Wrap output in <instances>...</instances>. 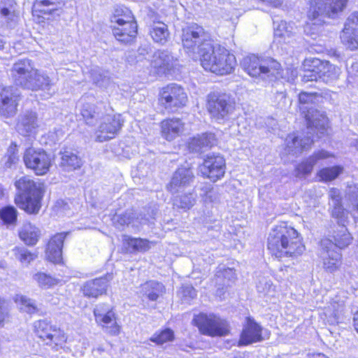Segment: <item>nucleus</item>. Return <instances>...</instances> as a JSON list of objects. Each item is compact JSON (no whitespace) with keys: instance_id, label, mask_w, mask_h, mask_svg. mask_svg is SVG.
<instances>
[{"instance_id":"obj_9","label":"nucleus","mask_w":358,"mask_h":358,"mask_svg":"<svg viewBox=\"0 0 358 358\" xmlns=\"http://www.w3.org/2000/svg\"><path fill=\"white\" fill-rule=\"evenodd\" d=\"M203 28L192 24L182 29V42L186 52L194 60H197L206 43H210Z\"/></svg>"},{"instance_id":"obj_59","label":"nucleus","mask_w":358,"mask_h":358,"mask_svg":"<svg viewBox=\"0 0 358 358\" xmlns=\"http://www.w3.org/2000/svg\"><path fill=\"white\" fill-rule=\"evenodd\" d=\"M215 196V193L213 191V188L211 187H208L206 188L205 194L203 196V199L204 202H213V197Z\"/></svg>"},{"instance_id":"obj_4","label":"nucleus","mask_w":358,"mask_h":358,"mask_svg":"<svg viewBox=\"0 0 358 358\" xmlns=\"http://www.w3.org/2000/svg\"><path fill=\"white\" fill-rule=\"evenodd\" d=\"M244 71L257 81H272L282 77L280 64L273 58L248 55L241 61Z\"/></svg>"},{"instance_id":"obj_30","label":"nucleus","mask_w":358,"mask_h":358,"mask_svg":"<svg viewBox=\"0 0 358 358\" xmlns=\"http://www.w3.org/2000/svg\"><path fill=\"white\" fill-rule=\"evenodd\" d=\"M334 157L333 154L326 150L315 152L307 159L300 163L296 167L297 176H306L310 174L313 166L320 160Z\"/></svg>"},{"instance_id":"obj_42","label":"nucleus","mask_w":358,"mask_h":358,"mask_svg":"<svg viewBox=\"0 0 358 358\" xmlns=\"http://www.w3.org/2000/svg\"><path fill=\"white\" fill-rule=\"evenodd\" d=\"M14 301L19 309L22 312L34 314L38 310L35 301L26 296L17 294L14 298Z\"/></svg>"},{"instance_id":"obj_8","label":"nucleus","mask_w":358,"mask_h":358,"mask_svg":"<svg viewBox=\"0 0 358 358\" xmlns=\"http://www.w3.org/2000/svg\"><path fill=\"white\" fill-rule=\"evenodd\" d=\"M192 324L198 328L201 334L205 336H224L229 332L228 322L213 313H201L194 315Z\"/></svg>"},{"instance_id":"obj_25","label":"nucleus","mask_w":358,"mask_h":358,"mask_svg":"<svg viewBox=\"0 0 358 358\" xmlns=\"http://www.w3.org/2000/svg\"><path fill=\"white\" fill-rule=\"evenodd\" d=\"M66 233H57L49 241L46 249V257L54 264L62 262V246Z\"/></svg>"},{"instance_id":"obj_22","label":"nucleus","mask_w":358,"mask_h":358,"mask_svg":"<svg viewBox=\"0 0 358 358\" xmlns=\"http://www.w3.org/2000/svg\"><path fill=\"white\" fill-rule=\"evenodd\" d=\"M193 179L194 174L189 168L180 167L173 173L167 188L173 194L182 192L190 185Z\"/></svg>"},{"instance_id":"obj_62","label":"nucleus","mask_w":358,"mask_h":358,"mask_svg":"<svg viewBox=\"0 0 358 358\" xmlns=\"http://www.w3.org/2000/svg\"><path fill=\"white\" fill-rule=\"evenodd\" d=\"M348 73L352 77L358 78V62H355L351 65Z\"/></svg>"},{"instance_id":"obj_33","label":"nucleus","mask_w":358,"mask_h":358,"mask_svg":"<svg viewBox=\"0 0 358 358\" xmlns=\"http://www.w3.org/2000/svg\"><path fill=\"white\" fill-rule=\"evenodd\" d=\"M134 28L133 31L128 29L125 23L112 24L113 33L115 38L123 43H129L132 42L137 34V23L132 22Z\"/></svg>"},{"instance_id":"obj_60","label":"nucleus","mask_w":358,"mask_h":358,"mask_svg":"<svg viewBox=\"0 0 358 358\" xmlns=\"http://www.w3.org/2000/svg\"><path fill=\"white\" fill-rule=\"evenodd\" d=\"M19 160L18 155H8L5 165L8 168H10L15 164Z\"/></svg>"},{"instance_id":"obj_43","label":"nucleus","mask_w":358,"mask_h":358,"mask_svg":"<svg viewBox=\"0 0 358 358\" xmlns=\"http://www.w3.org/2000/svg\"><path fill=\"white\" fill-rule=\"evenodd\" d=\"M343 171L341 166H334L332 167H326L320 169L316 174L319 181L331 182L335 180Z\"/></svg>"},{"instance_id":"obj_49","label":"nucleus","mask_w":358,"mask_h":358,"mask_svg":"<svg viewBox=\"0 0 358 358\" xmlns=\"http://www.w3.org/2000/svg\"><path fill=\"white\" fill-rule=\"evenodd\" d=\"M174 339V332L170 329H165L159 332L154 334L150 340L157 345H163L167 342L173 341Z\"/></svg>"},{"instance_id":"obj_24","label":"nucleus","mask_w":358,"mask_h":358,"mask_svg":"<svg viewBox=\"0 0 358 358\" xmlns=\"http://www.w3.org/2000/svg\"><path fill=\"white\" fill-rule=\"evenodd\" d=\"M220 47L213 46L211 42L203 44L198 59L200 60L201 65L206 71L215 73V66L217 64Z\"/></svg>"},{"instance_id":"obj_26","label":"nucleus","mask_w":358,"mask_h":358,"mask_svg":"<svg viewBox=\"0 0 358 358\" xmlns=\"http://www.w3.org/2000/svg\"><path fill=\"white\" fill-rule=\"evenodd\" d=\"M110 280L109 275L88 280L82 286V292L85 296L96 298L106 292Z\"/></svg>"},{"instance_id":"obj_44","label":"nucleus","mask_w":358,"mask_h":358,"mask_svg":"<svg viewBox=\"0 0 358 358\" xmlns=\"http://www.w3.org/2000/svg\"><path fill=\"white\" fill-rule=\"evenodd\" d=\"M33 280L41 289H50L59 283V280L43 272H36L32 276Z\"/></svg>"},{"instance_id":"obj_10","label":"nucleus","mask_w":358,"mask_h":358,"mask_svg":"<svg viewBox=\"0 0 358 358\" xmlns=\"http://www.w3.org/2000/svg\"><path fill=\"white\" fill-rule=\"evenodd\" d=\"M35 334L42 340L46 341L52 349L58 350L64 348L67 336L60 328L45 320H37L34 323Z\"/></svg>"},{"instance_id":"obj_7","label":"nucleus","mask_w":358,"mask_h":358,"mask_svg":"<svg viewBox=\"0 0 358 358\" xmlns=\"http://www.w3.org/2000/svg\"><path fill=\"white\" fill-rule=\"evenodd\" d=\"M348 0H309L308 20L315 24H322L324 18H335L343 12Z\"/></svg>"},{"instance_id":"obj_61","label":"nucleus","mask_w":358,"mask_h":358,"mask_svg":"<svg viewBox=\"0 0 358 358\" xmlns=\"http://www.w3.org/2000/svg\"><path fill=\"white\" fill-rule=\"evenodd\" d=\"M222 275L224 278H228L229 280H233L236 278L235 271L230 268L224 269Z\"/></svg>"},{"instance_id":"obj_16","label":"nucleus","mask_w":358,"mask_h":358,"mask_svg":"<svg viewBox=\"0 0 358 358\" xmlns=\"http://www.w3.org/2000/svg\"><path fill=\"white\" fill-rule=\"evenodd\" d=\"M96 322L110 336L120 334L121 327L117 322L115 313L105 305L97 306L94 310Z\"/></svg>"},{"instance_id":"obj_18","label":"nucleus","mask_w":358,"mask_h":358,"mask_svg":"<svg viewBox=\"0 0 358 358\" xmlns=\"http://www.w3.org/2000/svg\"><path fill=\"white\" fill-rule=\"evenodd\" d=\"M319 256L328 272H335L341 265L342 255L334 249V243L329 239L322 240Z\"/></svg>"},{"instance_id":"obj_11","label":"nucleus","mask_w":358,"mask_h":358,"mask_svg":"<svg viewBox=\"0 0 358 358\" xmlns=\"http://www.w3.org/2000/svg\"><path fill=\"white\" fill-rule=\"evenodd\" d=\"M25 166L31 170L36 176H44L52 164V159L47 152L41 148L34 147L25 150L23 155Z\"/></svg>"},{"instance_id":"obj_64","label":"nucleus","mask_w":358,"mask_h":358,"mask_svg":"<svg viewBox=\"0 0 358 358\" xmlns=\"http://www.w3.org/2000/svg\"><path fill=\"white\" fill-rule=\"evenodd\" d=\"M57 208H60L59 212L60 213L67 214L66 210L69 209V206L64 201H58L56 205Z\"/></svg>"},{"instance_id":"obj_57","label":"nucleus","mask_w":358,"mask_h":358,"mask_svg":"<svg viewBox=\"0 0 358 358\" xmlns=\"http://www.w3.org/2000/svg\"><path fill=\"white\" fill-rule=\"evenodd\" d=\"M8 316V310L4 301L0 299V327H3Z\"/></svg>"},{"instance_id":"obj_41","label":"nucleus","mask_w":358,"mask_h":358,"mask_svg":"<svg viewBox=\"0 0 358 358\" xmlns=\"http://www.w3.org/2000/svg\"><path fill=\"white\" fill-rule=\"evenodd\" d=\"M333 238L334 248L337 247L340 249L348 247L352 240L351 234L345 225L340 226L339 229L334 231Z\"/></svg>"},{"instance_id":"obj_3","label":"nucleus","mask_w":358,"mask_h":358,"mask_svg":"<svg viewBox=\"0 0 358 358\" xmlns=\"http://www.w3.org/2000/svg\"><path fill=\"white\" fill-rule=\"evenodd\" d=\"M13 76L17 85L32 91H47L49 96H52L51 87L54 83L48 74L34 68L29 59L19 60L13 66Z\"/></svg>"},{"instance_id":"obj_1","label":"nucleus","mask_w":358,"mask_h":358,"mask_svg":"<svg viewBox=\"0 0 358 358\" xmlns=\"http://www.w3.org/2000/svg\"><path fill=\"white\" fill-rule=\"evenodd\" d=\"M267 248L278 258L297 257L305 251L299 234L286 222H281L271 229L267 238Z\"/></svg>"},{"instance_id":"obj_52","label":"nucleus","mask_w":358,"mask_h":358,"mask_svg":"<svg viewBox=\"0 0 358 358\" xmlns=\"http://www.w3.org/2000/svg\"><path fill=\"white\" fill-rule=\"evenodd\" d=\"M133 219V213L126 212L123 214H116L113 218V223L117 226L123 227L131 223Z\"/></svg>"},{"instance_id":"obj_32","label":"nucleus","mask_w":358,"mask_h":358,"mask_svg":"<svg viewBox=\"0 0 358 358\" xmlns=\"http://www.w3.org/2000/svg\"><path fill=\"white\" fill-rule=\"evenodd\" d=\"M38 126L36 113L27 111L19 117L17 123V130L20 134L27 136L34 133Z\"/></svg>"},{"instance_id":"obj_55","label":"nucleus","mask_w":358,"mask_h":358,"mask_svg":"<svg viewBox=\"0 0 358 358\" xmlns=\"http://www.w3.org/2000/svg\"><path fill=\"white\" fill-rule=\"evenodd\" d=\"M201 139L198 135L196 137L192 138L189 142V148L193 152H200L204 146L201 144Z\"/></svg>"},{"instance_id":"obj_50","label":"nucleus","mask_w":358,"mask_h":358,"mask_svg":"<svg viewBox=\"0 0 358 358\" xmlns=\"http://www.w3.org/2000/svg\"><path fill=\"white\" fill-rule=\"evenodd\" d=\"M17 210L13 206H7L0 210V217L6 223H13L17 219Z\"/></svg>"},{"instance_id":"obj_20","label":"nucleus","mask_w":358,"mask_h":358,"mask_svg":"<svg viewBox=\"0 0 358 358\" xmlns=\"http://www.w3.org/2000/svg\"><path fill=\"white\" fill-rule=\"evenodd\" d=\"M263 328L254 319L247 317L243 326L238 345H248L257 343L264 339L263 336Z\"/></svg>"},{"instance_id":"obj_37","label":"nucleus","mask_w":358,"mask_h":358,"mask_svg":"<svg viewBox=\"0 0 358 358\" xmlns=\"http://www.w3.org/2000/svg\"><path fill=\"white\" fill-rule=\"evenodd\" d=\"M110 21L112 24L125 23L128 29L133 31L134 26L132 22H136L131 11L126 7H117L115 9Z\"/></svg>"},{"instance_id":"obj_14","label":"nucleus","mask_w":358,"mask_h":358,"mask_svg":"<svg viewBox=\"0 0 358 358\" xmlns=\"http://www.w3.org/2000/svg\"><path fill=\"white\" fill-rule=\"evenodd\" d=\"M124 124L120 114L106 113L100 119L96 131V141L104 142L114 138L120 132Z\"/></svg>"},{"instance_id":"obj_15","label":"nucleus","mask_w":358,"mask_h":358,"mask_svg":"<svg viewBox=\"0 0 358 358\" xmlns=\"http://www.w3.org/2000/svg\"><path fill=\"white\" fill-rule=\"evenodd\" d=\"M226 171L224 158L219 154H209L199 166V171L203 177L215 182L222 179Z\"/></svg>"},{"instance_id":"obj_36","label":"nucleus","mask_w":358,"mask_h":358,"mask_svg":"<svg viewBox=\"0 0 358 358\" xmlns=\"http://www.w3.org/2000/svg\"><path fill=\"white\" fill-rule=\"evenodd\" d=\"M140 292L143 297L150 301H157L164 293V286L162 283L150 280L141 286Z\"/></svg>"},{"instance_id":"obj_58","label":"nucleus","mask_w":358,"mask_h":358,"mask_svg":"<svg viewBox=\"0 0 358 358\" xmlns=\"http://www.w3.org/2000/svg\"><path fill=\"white\" fill-rule=\"evenodd\" d=\"M329 197L331 199L330 203H336L341 202V192L338 189L332 187L329 189L328 193Z\"/></svg>"},{"instance_id":"obj_48","label":"nucleus","mask_w":358,"mask_h":358,"mask_svg":"<svg viewBox=\"0 0 358 358\" xmlns=\"http://www.w3.org/2000/svg\"><path fill=\"white\" fill-rule=\"evenodd\" d=\"M257 290L259 294L264 296H273L275 293V286L271 280L262 278L257 284Z\"/></svg>"},{"instance_id":"obj_12","label":"nucleus","mask_w":358,"mask_h":358,"mask_svg":"<svg viewBox=\"0 0 358 358\" xmlns=\"http://www.w3.org/2000/svg\"><path fill=\"white\" fill-rule=\"evenodd\" d=\"M207 108L213 119L221 122L233 113L235 103L226 94L212 93L208 96Z\"/></svg>"},{"instance_id":"obj_35","label":"nucleus","mask_w":358,"mask_h":358,"mask_svg":"<svg viewBox=\"0 0 358 358\" xmlns=\"http://www.w3.org/2000/svg\"><path fill=\"white\" fill-rule=\"evenodd\" d=\"M122 243L129 252H144L150 249L154 244L147 239L132 238L127 235L122 236Z\"/></svg>"},{"instance_id":"obj_54","label":"nucleus","mask_w":358,"mask_h":358,"mask_svg":"<svg viewBox=\"0 0 358 358\" xmlns=\"http://www.w3.org/2000/svg\"><path fill=\"white\" fill-rule=\"evenodd\" d=\"M199 136L201 139V144L204 146V148H210L216 143L215 136L212 133H205Z\"/></svg>"},{"instance_id":"obj_29","label":"nucleus","mask_w":358,"mask_h":358,"mask_svg":"<svg viewBox=\"0 0 358 358\" xmlns=\"http://www.w3.org/2000/svg\"><path fill=\"white\" fill-rule=\"evenodd\" d=\"M162 136L167 141H171L182 134L184 124L179 118H171L161 122Z\"/></svg>"},{"instance_id":"obj_39","label":"nucleus","mask_w":358,"mask_h":358,"mask_svg":"<svg viewBox=\"0 0 358 358\" xmlns=\"http://www.w3.org/2000/svg\"><path fill=\"white\" fill-rule=\"evenodd\" d=\"M150 35L155 43L164 45L168 41L170 33L166 24L157 22L152 24Z\"/></svg>"},{"instance_id":"obj_27","label":"nucleus","mask_w":358,"mask_h":358,"mask_svg":"<svg viewBox=\"0 0 358 358\" xmlns=\"http://www.w3.org/2000/svg\"><path fill=\"white\" fill-rule=\"evenodd\" d=\"M313 141L310 137L302 138L296 134H291L285 140V152L289 155H297L310 148Z\"/></svg>"},{"instance_id":"obj_47","label":"nucleus","mask_w":358,"mask_h":358,"mask_svg":"<svg viewBox=\"0 0 358 358\" xmlns=\"http://www.w3.org/2000/svg\"><path fill=\"white\" fill-rule=\"evenodd\" d=\"M15 257L20 261L22 264L27 266L32 261H34L37 255L35 253L31 252L24 248L15 247L13 250Z\"/></svg>"},{"instance_id":"obj_6","label":"nucleus","mask_w":358,"mask_h":358,"mask_svg":"<svg viewBox=\"0 0 358 358\" xmlns=\"http://www.w3.org/2000/svg\"><path fill=\"white\" fill-rule=\"evenodd\" d=\"M305 82L320 80L325 83H331L337 80L341 73L340 68L328 61H322L317 58L307 59L304 62Z\"/></svg>"},{"instance_id":"obj_19","label":"nucleus","mask_w":358,"mask_h":358,"mask_svg":"<svg viewBox=\"0 0 358 358\" xmlns=\"http://www.w3.org/2000/svg\"><path fill=\"white\" fill-rule=\"evenodd\" d=\"M20 96L17 90L11 87L0 88V114L12 117L17 111Z\"/></svg>"},{"instance_id":"obj_21","label":"nucleus","mask_w":358,"mask_h":358,"mask_svg":"<svg viewBox=\"0 0 358 358\" xmlns=\"http://www.w3.org/2000/svg\"><path fill=\"white\" fill-rule=\"evenodd\" d=\"M343 45L350 50L358 48V12L351 14L341 34Z\"/></svg>"},{"instance_id":"obj_56","label":"nucleus","mask_w":358,"mask_h":358,"mask_svg":"<svg viewBox=\"0 0 358 358\" xmlns=\"http://www.w3.org/2000/svg\"><path fill=\"white\" fill-rule=\"evenodd\" d=\"M57 3H59V0H36L34 6L41 12H45V10L42 9V7L54 6Z\"/></svg>"},{"instance_id":"obj_63","label":"nucleus","mask_w":358,"mask_h":358,"mask_svg":"<svg viewBox=\"0 0 358 358\" xmlns=\"http://www.w3.org/2000/svg\"><path fill=\"white\" fill-rule=\"evenodd\" d=\"M92 80L94 83H95L96 85H99L100 87L103 86V81L106 79V77L102 78V76L101 74L96 75L94 73H92Z\"/></svg>"},{"instance_id":"obj_45","label":"nucleus","mask_w":358,"mask_h":358,"mask_svg":"<svg viewBox=\"0 0 358 358\" xmlns=\"http://www.w3.org/2000/svg\"><path fill=\"white\" fill-rule=\"evenodd\" d=\"M196 202V195L189 192L176 196L173 200V205L179 208L187 210L190 209Z\"/></svg>"},{"instance_id":"obj_38","label":"nucleus","mask_w":358,"mask_h":358,"mask_svg":"<svg viewBox=\"0 0 358 358\" xmlns=\"http://www.w3.org/2000/svg\"><path fill=\"white\" fill-rule=\"evenodd\" d=\"M60 166L66 171L78 169L83 165L82 159L76 154L69 150L60 152Z\"/></svg>"},{"instance_id":"obj_46","label":"nucleus","mask_w":358,"mask_h":358,"mask_svg":"<svg viewBox=\"0 0 358 358\" xmlns=\"http://www.w3.org/2000/svg\"><path fill=\"white\" fill-rule=\"evenodd\" d=\"M346 199L349 201L348 209L355 215L358 213V187L349 185L346 190Z\"/></svg>"},{"instance_id":"obj_28","label":"nucleus","mask_w":358,"mask_h":358,"mask_svg":"<svg viewBox=\"0 0 358 358\" xmlns=\"http://www.w3.org/2000/svg\"><path fill=\"white\" fill-rule=\"evenodd\" d=\"M294 23L284 20L274 22V38L279 43H290L294 40Z\"/></svg>"},{"instance_id":"obj_23","label":"nucleus","mask_w":358,"mask_h":358,"mask_svg":"<svg viewBox=\"0 0 358 358\" xmlns=\"http://www.w3.org/2000/svg\"><path fill=\"white\" fill-rule=\"evenodd\" d=\"M217 57L215 73L220 76L231 73L236 65L235 56L226 48L220 47Z\"/></svg>"},{"instance_id":"obj_40","label":"nucleus","mask_w":358,"mask_h":358,"mask_svg":"<svg viewBox=\"0 0 358 358\" xmlns=\"http://www.w3.org/2000/svg\"><path fill=\"white\" fill-rule=\"evenodd\" d=\"M39 229L31 223H26L20 231V238L29 245H35L39 238Z\"/></svg>"},{"instance_id":"obj_13","label":"nucleus","mask_w":358,"mask_h":358,"mask_svg":"<svg viewBox=\"0 0 358 358\" xmlns=\"http://www.w3.org/2000/svg\"><path fill=\"white\" fill-rule=\"evenodd\" d=\"M187 102V95L185 90L176 83L167 85L159 92V104L171 111L185 106Z\"/></svg>"},{"instance_id":"obj_34","label":"nucleus","mask_w":358,"mask_h":358,"mask_svg":"<svg viewBox=\"0 0 358 358\" xmlns=\"http://www.w3.org/2000/svg\"><path fill=\"white\" fill-rule=\"evenodd\" d=\"M344 309V301L334 299L323 310L324 319L330 324L339 322Z\"/></svg>"},{"instance_id":"obj_53","label":"nucleus","mask_w":358,"mask_h":358,"mask_svg":"<svg viewBox=\"0 0 358 358\" xmlns=\"http://www.w3.org/2000/svg\"><path fill=\"white\" fill-rule=\"evenodd\" d=\"M180 294L182 295V300L187 302L196 296V292L192 286L187 285L181 288Z\"/></svg>"},{"instance_id":"obj_51","label":"nucleus","mask_w":358,"mask_h":358,"mask_svg":"<svg viewBox=\"0 0 358 358\" xmlns=\"http://www.w3.org/2000/svg\"><path fill=\"white\" fill-rule=\"evenodd\" d=\"M330 206L332 207V216L339 220V224H341V225H344V223L345 222L346 210L343 208L341 202H338V204L330 203Z\"/></svg>"},{"instance_id":"obj_17","label":"nucleus","mask_w":358,"mask_h":358,"mask_svg":"<svg viewBox=\"0 0 358 358\" xmlns=\"http://www.w3.org/2000/svg\"><path fill=\"white\" fill-rule=\"evenodd\" d=\"M178 65V59L166 50L155 52L150 62V73L157 75L171 73Z\"/></svg>"},{"instance_id":"obj_2","label":"nucleus","mask_w":358,"mask_h":358,"mask_svg":"<svg viewBox=\"0 0 358 358\" xmlns=\"http://www.w3.org/2000/svg\"><path fill=\"white\" fill-rule=\"evenodd\" d=\"M15 204L28 214H38L45 192V185L39 179L24 176L15 181Z\"/></svg>"},{"instance_id":"obj_31","label":"nucleus","mask_w":358,"mask_h":358,"mask_svg":"<svg viewBox=\"0 0 358 358\" xmlns=\"http://www.w3.org/2000/svg\"><path fill=\"white\" fill-rule=\"evenodd\" d=\"M92 101V96H83L76 104L77 109L87 124L92 123L93 120L99 115L97 107L94 106Z\"/></svg>"},{"instance_id":"obj_5","label":"nucleus","mask_w":358,"mask_h":358,"mask_svg":"<svg viewBox=\"0 0 358 358\" xmlns=\"http://www.w3.org/2000/svg\"><path fill=\"white\" fill-rule=\"evenodd\" d=\"M320 96L315 93L301 92L299 95V108L307 121L308 128H315L320 136L324 134L328 127L327 117L315 108V103Z\"/></svg>"}]
</instances>
